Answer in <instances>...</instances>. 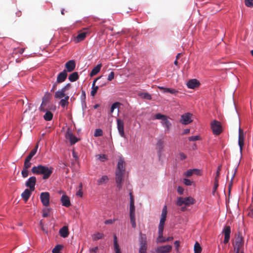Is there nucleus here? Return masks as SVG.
Segmentation results:
<instances>
[{
	"label": "nucleus",
	"mask_w": 253,
	"mask_h": 253,
	"mask_svg": "<svg viewBox=\"0 0 253 253\" xmlns=\"http://www.w3.org/2000/svg\"><path fill=\"white\" fill-rule=\"evenodd\" d=\"M154 117L156 119L162 120L161 124L165 128V133H169L172 126L171 123L169 120V118L168 116L160 113L156 114Z\"/></svg>",
	"instance_id": "1"
},
{
	"label": "nucleus",
	"mask_w": 253,
	"mask_h": 253,
	"mask_svg": "<svg viewBox=\"0 0 253 253\" xmlns=\"http://www.w3.org/2000/svg\"><path fill=\"white\" fill-rule=\"evenodd\" d=\"M53 168L42 165L33 167L31 169L34 174H51L53 172Z\"/></svg>",
	"instance_id": "2"
},
{
	"label": "nucleus",
	"mask_w": 253,
	"mask_h": 253,
	"mask_svg": "<svg viewBox=\"0 0 253 253\" xmlns=\"http://www.w3.org/2000/svg\"><path fill=\"white\" fill-rule=\"evenodd\" d=\"M196 203V200L191 196L187 197H177L176 201V204L177 206L181 207L182 205L185 206H190Z\"/></svg>",
	"instance_id": "3"
},
{
	"label": "nucleus",
	"mask_w": 253,
	"mask_h": 253,
	"mask_svg": "<svg viewBox=\"0 0 253 253\" xmlns=\"http://www.w3.org/2000/svg\"><path fill=\"white\" fill-rule=\"evenodd\" d=\"M167 214V208L166 206H165L162 211L161 217L160 221V223L158 227V231H163L164 228V225L165 221L166 220Z\"/></svg>",
	"instance_id": "4"
},
{
	"label": "nucleus",
	"mask_w": 253,
	"mask_h": 253,
	"mask_svg": "<svg viewBox=\"0 0 253 253\" xmlns=\"http://www.w3.org/2000/svg\"><path fill=\"white\" fill-rule=\"evenodd\" d=\"M211 128L214 135H219L222 132V126L220 123L214 120L211 123Z\"/></svg>",
	"instance_id": "5"
},
{
	"label": "nucleus",
	"mask_w": 253,
	"mask_h": 253,
	"mask_svg": "<svg viewBox=\"0 0 253 253\" xmlns=\"http://www.w3.org/2000/svg\"><path fill=\"white\" fill-rule=\"evenodd\" d=\"M243 245V239L241 237L238 236L236 238L235 241L233 243L235 253H242L240 252V248Z\"/></svg>",
	"instance_id": "6"
},
{
	"label": "nucleus",
	"mask_w": 253,
	"mask_h": 253,
	"mask_svg": "<svg viewBox=\"0 0 253 253\" xmlns=\"http://www.w3.org/2000/svg\"><path fill=\"white\" fill-rule=\"evenodd\" d=\"M139 250L147 249V239L145 234L140 233L139 237Z\"/></svg>",
	"instance_id": "7"
},
{
	"label": "nucleus",
	"mask_w": 253,
	"mask_h": 253,
	"mask_svg": "<svg viewBox=\"0 0 253 253\" xmlns=\"http://www.w3.org/2000/svg\"><path fill=\"white\" fill-rule=\"evenodd\" d=\"M192 115L191 113H187L183 114L181 116L179 122L183 125H188L192 122L191 117Z\"/></svg>",
	"instance_id": "8"
},
{
	"label": "nucleus",
	"mask_w": 253,
	"mask_h": 253,
	"mask_svg": "<svg viewBox=\"0 0 253 253\" xmlns=\"http://www.w3.org/2000/svg\"><path fill=\"white\" fill-rule=\"evenodd\" d=\"M117 129L118 130L119 134L123 138L126 137V135L124 132V123L120 119L117 120Z\"/></svg>",
	"instance_id": "9"
},
{
	"label": "nucleus",
	"mask_w": 253,
	"mask_h": 253,
	"mask_svg": "<svg viewBox=\"0 0 253 253\" xmlns=\"http://www.w3.org/2000/svg\"><path fill=\"white\" fill-rule=\"evenodd\" d=\"M126 163L124 159L122 157L120 158L117 164V170L119 174H124L125 172Z\"/></svg>",
	"instance_id": "10"
},
{
	"label": "nucleus",
	"mask_w": 253,
	"mask_h": 253,
	"mask_svg": "<svg viewBox=\"0 0 253 253\" xmlns=\"http://www.w3.org/2000/svg\"><path fill=\"white\" fill-rule=\"evenodd\" d=\"M40 199L43 206L46 207L48 206L49 204V194L48 192H42L40 195Z\"/></svg>",
	"instance_id": "11"
},
{
	"label": "nucleus",
	"mask_w": 253,
	"mask_h": 253,
	"mask_svg": "<svg viewBox=\"0 0 253 253\" xmlns=\"http://www.w3.org/2000/svg\"><path fill=\"white\" fill-rule=\"evenodd\" d=\"M171 249V246L168 245L158 247L155 251L156 253H168L170 252Z\"/></svg>",
	"instance_id": "12"
},
{
	"label": "nucleus",
	"mask_w": 253,
	"mask_h": 253,
	"mask_svg": "<svg viewBox=\"0 0 253 253\" xmlns=\"http://www.w3.org/2000/svg\"><path fill=\"white\" fill-rule=\"evenodd\" d=\"M36 182V178L35 176H31L27 180L25 185L31 191H34Z\"/></svg>",
	"instance_id": "13"
},
{
	"label": "nucleus",
	"mask_w": 253,
	"mask_h": 253,
	"mask_svg": "<svg viewBox=\"0 0 253 253\" xmlns=\"http://www.w3.org/2000/svg\"><path fill=\"white\" fill-rule=\"evenodd\" d=\"M238 144L240 151L242 152L244 145V134L243 130L241 128H239V130Z\"/></svg>",
	"instance_id": "14"
},
{
	"label": "nucleus",
	"mask_w": 253,
	"mask_h": 253,
	"mask_svg": "<svg viewBox=\"0 0 253 253\" xmlns=\"http://www.w3.org/2000/svg\"><path fill=\"white\" fill-rule=\"evenodd\" d=\"M66 72H71L73 71L76 67V63L74 60H71L67 62L65 65Z\"/></svg>",
	"instance_id": "15"
},
{
	"label": "nucleus",
	"mask_w": 253,
	"mask_h": 253,
	"mask_svg": "<svg viewBox=\"0 0 253 253\" xmlns=\"http://www.w3.org/2000/svg\"><path fill=\"white\" fill-rule=\"evenodd\" d=\"M65 137L66 139H69L71 144H74L78 142V139L74 136L71 130H68L65 134Z\"/></svg>",
	"instance_id": "16"
},
{
	"label": "nucleus",
	"mask_w": 253,
	"mask_h": 253,
	"mask_svg": "<svg viewBox=\"0 0 253 253\" xmlns=\"http://www.w3.org/2000/svg\"><path fill=\"white\" fill-rule=\"evenodd\" d=\"M224 234V239L223 242L224 244H227L230 239L231 229L229 226H226L223 231Z\"/></svg>",
	"instance_id": "17"
},
{
	"label": "nucleus",
	"mask_w": 253,
	"mask_h": 253,
	"mask_svg": "<svg viewBox=\"0 0 253 253\" xmlns=\"http://www.w3.org/2000/svg\"><path fill=\"white\" fill-rule=\"evenodd\" d=\"M84 31L81 32L79 33L77 36L76 37L75 41L76 42H79L83 41L86 37V35L88 34L87 29H84Z\"/></svg>",
	"instance_id": "18"
},
{
	"label": "nucleus",
	"mask_w": 253,
	"mask_h": 253,
	"mask_svg": "<svg viewBox=\"0 0 253 253\" xmlns=\"http://www.w3.org/2000/svg\"><path fill=\"white\" fill-rule=\"evenodd\" d=\"M130 202H129V215H135V206L134 201L132 194L129 193Z\"/></svg>",
	"instance_id": "19"
},
{
	"label": "nucleus",
	"mask_w": 253,
	"mask_h": 253,
	"mask_svg": "<svg viewBox=\"0 0 253 253\" xmlns=\"http://www.w3.org/2000/svg\"><path fill=\"white\" fill-rule=\"evenodd\" d=\"M67 77V73L66 70H64L60 72L57 77L56 83H61L65 81Z\"/></svg>",
	"instance_id": "20"
},
{
	"label": "nucleus",
	"mask_w": 253,
	"mask_h": 253,
	"mask_svg": "<svg viewBox=\"0 0 253 253\" xmlns=\"http://www.w3.org/2000/svg\"><path fill=\"white\" fill-rule=\"evenodd\" d=\"M200 84V82L196 79H191L189 80L187 83V87L189 88L192 89H194L198 87Z\"/></svg>",
	"instance_id": "21"
},
{
	"label": "nucleus",
	"mask_w": 253,
	"mask_h": 253,
	"mask_svg": "<svg viewBox=\"0 0 253 253\" xmlns=\"http://www.w3.org/2000/svg\"><path fill=\"white\" fill-rule=\"evenodd\" d=\"M165 144V141L163 139H159L156 143V149L158 151V153L159 156H161L162 152L163 151Z\"/></svg>",
	"instance_id": "22"
},
{
	"label": "nucleus",
	"mask_w": 253,
	"mask_h": 253,
	"mask_svg": "<svg viewBox=\"0 0 253 253\" xmlns=\"http://www.w3.org/2000/svg\"><path fill=\"white\" fill-rule=\"evenodd\" d=\"M60 201L63 206L69 207L71 205L69 198L65 194L62 195Z\"/></svg>",
	"instance_id": "23"
},
{
	"label": "nucleus",
	"mask_w": 253,
	"mask_h": 253,
	"mask_svg": "<svg viewBox=\"0 0 253 253\" xmlns=\"http://www.w3.org/2000/svg\"><path fill=\"white\" fill-rule=\"evenodd\" d=\"M113 246L115 253H122L121 251L119 245L118 243L117 236L115 235H114L113 237Z\"/></svg>",
	"instance_id": "24"
},
{
	"label": "nucleus",
	"mask_w": 253,
	"mask_h": 253,
	"mask_svg": "<svg viewBox=\"0 0 253 253\" xmlns=\"http://www.w3.org/2000/svg\"><path fill=\"white\" fill-rule=\"evenodd\" d=\"M59 234L61 237L65 238L69 235V231L67 226H64L59 230Z\"/></svg>",
	"instance_id": "25"
},
{
	"label": "nucleus",
	"mask_w": 253,
	"mask_h": 253,
	"mask_svg": "<svg viewBox=\"0 0 253 253\" xmlns=\"http://www.w3.org/2000/svg\"><path fill=\"white\" fill-rule=\"evenodd\" d=\"M124 175H116V182L118 189L120 190L122 187V184L124 181Z\"/></svg>",
	"instance_id": "26"
},
{
	"label": "nucleus",
	"mask_w": 253,
	"mask_h": 253,
	"mask_svg": "<svg viewBox=\"0 0 253 253\" xmlns=\"http://www.w3.org/2000/svg\"><path fill=\"white\" fill-rule=\"evenodd\" d=\"M32 191H31L30 189H26L21 194V197L25 202L27 201L30 198Z\"/></svg>",
	"instance_id": "27"
},
{
	"label": "nucleus",
	"mask_w": 253,
	"mask_h": 253,
	"mask_svg": "<svg viewBox=\"0 0 253 253\" xmlns=\"http://www.w3.org/2000/svg\"><path fill=\"white\" fill-rule=\"evenodd\" d=\"M101 78V77H99L96 78V79H95L93 82L92 85V90L90 93L91 95L92 96H94L95 95V94L96 93L97 90L98 89V86L95 85V83L98 80L100 79Z\"/></svg>",
	"instance_id": "28"
},
{
	"label": "nucleus",
	"mask_w": 253,
	"mask_h": 253,
	"mask_svg": "<svg viewBox=\"0 0 253 253\" xmlns=\"http://www.w3.org/2000/svg\"><path fill=\"white\" fill-rule=\"evenodd\" d=\"M67 95L65 94V91L61 89L55 92L54 94V97L56 99H61L63 97H65Z\"/></svg>",
	"instance_id": "29"
},
{
	"label": "nucleus",
	"mask_w": 253,
	"mask_h": 253,
	"mask_svg": "<svg viewBox=\"0 0 253 253\" xmlns=\"http://www.w3.org/2000/svg\"><path fill=\"white\" fill-rule=\"evenodd\" d=\"M166 238L163 236V231H158V236L156 239L157 244L165 243Z\"/></svg>",
	"instance_id": "30"
},
{
	"label": "nucleus",
	"mask_w": 253,
	"mask_h": 253,
	"mask_svg": "<svg viewBox=\"0 0 253 253\" xmlns=\"http://www.w3.org/2000/svg\"><path fill=\"white\" fill-rule=\"evenodd\" d=\"M102 67V64H99L97 65H96L91 71L90 73V76L91 77L94 76L96 75L97 73H98L100 69Z\"/></svg>",
	"instance_id": "31"
},
{
	"label": "nucleus",
	"mask_w": 253,
	"mask_h": 253,
	"mask_svg": "<svg viewBox=\"0 0 253 253\" xmlns=\"http://www.w3.org/2000/svg\"><path fill=\"white\" fill-rule=\"evenodd\" d=\"M39 147V142L37 143L36 145L35 146L34 149H33L30 153V154L28 155V156L26 157V159L30 160L32 159L33 157L36 154V153L37 152V150Z\"/></svg>",
	"instance_id": "32"
},
{
	"label": "nucleus",
	"mask_w": 253,
	"mask_h": 253,
	"mask_svg": "<svg viewBox=\"0 0 253 253\" xmlns=\"http://www.w3.org/2000/svg\"><path fill=\"white\" fill-rule=\"evenodd\" d=\"M218 176H219V175H216V176L215 177V178H214L213 186L212 191V194L213 195H214L218 187V179H219Z\"/></svg>",
	"instance_id": "33"
},
{
	"label": "nucleus",
	"mask_w": 253,
	"mask_h": 253,
	"mask_svg": "<svg viewBox=\"0 0 253 253\" xmlns=\"http://www.w3.org/2000/svg\"><path fill=\"white\" fill-rule=\"evenodd\" d=\"M79 78L78 72H75L69 76L68 79L71 82H74L77 81Z\"/></svg>",
	"instance_id": "34"
},
{
	"label": "nucleus",
	"mask_w": 253,
	"mask_h": 253,
	"mask_svg": "<svg viewBox=\"0 0 253 253\" xmlns=\"http://www.w3.org/2000/svg\"><path fill=\"white\" fill-rule=\"evenodd\" d=\"M69 96H66L63 99H61L59 102V105L62 107H65L67 106L69 104Z\"/></svg>",
	"instance_id": "35"
},
{
	"label": "nucleus",
	"mask_w": 253,
	"mask_h": 253,
	"mask_svg": "<svg viewBox=\"0 0 253 253\" xmlns=\"http://www.w3.org/2000/svg\"><path fill=\"white\" fill-rule=\"evenodd\" d=\"M43 118L46 121H51L53 118V114L47 110L46 111V113L43 116Z\"/></svg>",
	"instance_id": "36"
},
{
	"label": "nucleus",
	"mask_w": 253,
	"mask_h": 253,
	"mask_svg": "<svg viewBox=\"0 0 253 253\" xmlns=\"http://www.w3.org/2000/svg\"><path fill=\"white\" fill-rule=\"evenodd\" d=\"M238 166L237 165L234 166H230L228 169V173L230 172L231 174H235L237 172Z\"/></svg>",
	"instance_id": "37"
},
{
	"label": "nucleus",
	"mask_w": 253,
	"mask_h": 253,
	"mask_svg": "<svg viewBox=\"0 0 253 253\" xmlns=\"http://www.w3.org/2000/svg\"><path fill=\"white\" fill-rule=\"evenodd\" d=\"M108 181V178L107 175H103L101 178L97 180L98 185H101L106 183Z\"/></svg>",
	"instance_id": "38"
},
{
	"label": "nucleus",
	"mask_w": 253,
	"mask_h": 253,
	"mask_svg": "<svg viewBox=\"0 0 253 253\" xmlns=\"http://www.w3.org/2000/svg\"><path fill=\"white\" fill-rule=\"evenodd\" d=\"M51 94L48 92H46L44 95L43 97H42V101L48 103L51 98Z\"/></svg>",
	"instance_id": "39"
},
{
	"label": "nucleus",
	"mask_w": 253,
	"mask_h": 253,
	"mask_svg": "<svg viewBox=\"0 0 253 253\" xmlns=\"http://www.w3.org/2000/svg\"><path fill=\"white\" fill-rule=\"evenodd\" d=\"M201 171L199 169H194L187 170L184 174H200Z\"/></svg>",
	"instance_id": "40"
},
{
	"label": "nucleus",
	"mask_w": 253,
	"mask_h": 253,
	"mask_svg": "<svg viewBox=\"0 0 253 253\" xmlns=\"http://www.w3.org/2000/svg\"><path fill=\"white\" fill-rule=\"evenodd\" d=\"M48 103L46 102L42 101L41 106L39 108L40 110L42 112H45L48 110L49 107L48 106Z\"/></svg>",
	"instance_id": "41"
},
{
	"label": "nucleus",
	"mask_w": 253,
	"mask_h": 253,
	"mask_svg": "<svg viewBox=\"0 0 253 253\" xmlns=\"http://www.w3.org/2000/svg\"><path fill=\"white\" fill-rule=\"evenodd\" d=\"M139 95L142 98L146 99L147 100H151V95L147 92H142L139 94Z\"/></svg>",
	"instance_id": "42"
},
{
	"label": "nucleus",
	"mask_w": 253,
	"mask_h": 253,
	"mask_svg": "<svg viewBox=\"0 0 253 253\" xmlns=\"http://www.w3.org/2000/svg\"><path fill=\"white\" fill-rule=\"evenodd\" d=\"M104 237V234L99 232H97L93 235V239L94 240H98L101 239Z\"/></svg>",
	"instance_id": "43"
},
{
	"label": "nucleus",
	"mask_w": 253,
	"mask_h": 253,
	"mask_svg": "<svg viewBox=\"0 0 253 253\" xmlns=\"http://www.w3.org/2000/svg\"><path fill=\"white\" fill-rule=\"evenodd\" d=\"M195 253H201L202 251V248L200 244L198 242H196L194 248Z\"/></svg>",
	"instance_id": "44"
},
{
	"label": "nucleus",
	"mask_w": 253,
	"mask_h": 253,
	"mask_svg": "<svg viewBox=\"0 0 253 253\" xmlns=\"http://www.w3.org/2000/svg\"><path fill=\"white\" fill-rule=\"evenodd\" d=\"M62 247L61 245H57L55 248L53 249L52 251V253H61L60 252V251L62 249Z\"/></svg>",
	"instance_id": "45"
},
{
	"label": "nucleus",
	"mask_w": 253,
	"mask_h": 253,
	"mask_svg": "<svg viewBox=\"0 0 253 253\" xmlns=\"http://www.w3.org/2000/svg\"><path fill=\"white\" fill-rule=\"evenodd\" d=\"M130 223L133 228L136 227L135 215H129Z\"/></svg>",
	"instance_id": "46"
},
{
	"label": "nucleus",
	"mask_w": 253,
	"mask_h": 253,
	"mask_svg": "<svg viewBox=\"0 0 253 253\" xmlns=\"http://www.w3.org/2000/svg\"><path fill=\"white\" fill-rule=\"evenodd\" d=\"M50 208H46L43 209L42 210V216L43 217H46L49 216V212H50Z\"/></svg>",
	"instance_id": "47"
},
{
	"label": "nucleus",
	"mask_w": 253,
	"mask_h": 253,
	"mask_svg": "<svg viewBox=\"0 0 253 253\" xmlns=\"http://www.w3.org/2000/svg\"><path fill=\"white\" fill-rule=\"evenodd\" d=\"M102 134H103L102 130L100 128H97V129H96L94 131V136L95 137H98V136H102Z\"/></svg>",
	"instance_id": "48"
},
{
	"label": "nucleus",
	"mask_w": 253,
	"mask_h": 253,
	"mask_svg": "<svg viewBox=\"0 0 253 253\" xmlns=\"http://www.w3.org/2000/svg\"><path fill=\"white\" fill-rule=\"evenodd\" d=\"M182 182L187 186H191L193 183V181L188 178H183Z\"/></svg>",
	"instance_id": "49"
},
{
	"label": "nucleus",
	"mask_w": 253,
	"mask_h": 253,
	"mask_svg": "<svg viewBox=\"0 0 253 253\" xmlns=\"http://www.w3.org/2000/svg\"><path fill=\"white\" fill-rule=\"evenodd\" d=\"M96 157L101 162H104L107 159L106 156L104 154L98 155Z\"/></svg>",
	"instance_id": "50"
},
{
	"label": "nucleus",
	"mask_w": 253,
	"mask_h": 253,
	"mask_svg": "<svg viewBox=\"0 0 253 253\" xmlns=\"http://www.w3.org/2000/svg\"><path fill=\"white\" fill-rule=\"evenodd\" d=\"M245 4L247 7H253V0H245Z\"/></svg>",
	"instance_id": "51"
},
{
	"label": "nucleus",
	"mask_w": 253,
	"mask_h": 253,
	"mask_svg": "<svg viewBox=\"0 0 253 253\" xmlns=\"http://www.w3.org/2000/svg\"><path fill=\"white\" fill-rule=\"evenodd\" d=\"M31 166V163H30V160H27L25 159L24 164V167L26 169H29Z\"/></svg>",
	"instance_id": "52"
},
{
	"label": "nucleus",
	"mask_w": 253,
	"mask_h": 253,
	"mask_svg": "<svg viewBox=\"0 0 253 253\" xmlns=\"http://www.w3.org/2000/svg\"><path fill=\"white\" fill-rule=\"evenodd\" d=\"M200 139V136L198 135L191 136L188 137V140L190 141H195Z\"/></svg>",
	"instance_id": "53"
},
{
	"label": "nucleus",
	"mask_w": 253,
	"mask_h": 253,
	"mask_svg": "<svg viewBox=\"0 0 253 253\" xmlns=\"http://www.w3.org/2000/svg\"><path fill=\"white\" fill-rule=\"evenodd\" d=\"M177 192L179 195H182L184 193V189L182 187L178 186L177 188Z\"/></svg>",
	"instance_id": "54"
},
{
	"label": "nucleus",
	"mask_w": 253,
	"mask_h": 253,
	"mask_svg": "<svg viewBox=\"0 0 253 253\" xmlns=\"http://www.w3.org/2000/svg\"><path fill=\"white\" fill-rule=\"evenodd\" d=\"M114 72H111L108 76L107 80L109 81H111L114 78Z\"/></svg>",
	"instance_id": "55"
},
{
	"label": "nucleus",
	"mask_w": 253,
	"mask_h": 253,
	"mask_svg": "<svg viewBox=\"0 0 253 253\" xmlns=\"http://www.w3.org/2000/svg\"><path fill=\"white\" fill-rule=\"evenodd\" d=\"M117 220V219H110L106 220L104 222V223L105 224H110L113 223L114 221H115Z\"/></svg>",
	"instance_id": "56"
},
{
	"label": "nucleus",
	"mask_w": 253,
	"mask_h": 253,
	"mask_svg": "<svg viewBox=\"0 0 253 253\" xmlns=\"http://www.w3.org/2000/svg\"><path fill=\"white\" fill-rule=\"evenodd\" d=\"M71 84L70 83H68L66 85H65L63 87H62L61 89L66 92L67 90H68L71 87Z\"/></svg>",
	"instance_id": "57"
},
{
	"label": "nucleus",
	"mask_w": 253,
	"mask_h": 253,
	"mask_svg": "<svg viewBox=\"0 0 253 253\" xmlns=\"http://www.w3.org/2000/svg\"><path fill=\"white\" fill-rule=\"evenodd\" d=\"M167 91L171 94H175L178 92V91L176 90L175 89L170 88H169L168 89H167Z\"/></svg>",
	"instance_id": "58"
},
{
	"label": "nucleus",
	"mask_w": 253,
	"mask_h": 253,
	"mask_svg": "<svg viewBox=\"0 0 253 253\" xmlns=\"http://www.w3.org/2000/svg\"><path fill=\"white\" fill-rule=\"evenodd\" d=\"M121 105V103L118 102H116L114 103H113L111 106L113 109H115L116 108L118 107L119 106Z\"/></svg>",
	"instance_id": "59"
},
{
	"label": "nucleus",
	"mask_w": 253,
	"mask_h": 253,
	"mask_svg": "<svg viewBox=\"0 0 253 253\" xmlns=\"http://www.w3.org/2000/svg\"><path fill=\"white\" fill-rule=\"evenodd\" d=\"M179 157L180 160H183L186 158V156L183 153H180L179 154Z\"/></svg>",
	"instance_id": "60"
},
{
	"label": "nucleus",
	"mask_w": 253,
	"mask_h": 253,
	"mask_svg": "<svg viewBox=\"0 0 253 253\" xmlns=\"http://www.w3.org/2000/svg\"><path fill=\"white\" fill-rule=\"evenodd\" d=\"M158 88L165 93L168 92L167 89H168L169 88L164 87L163 86H158Z\"/></svg>",
	"instance_id": "61"
},
{
	"label": "nucleus",
	"mask_w": 253,
	"mask_h": 253,
	"mask_svg": "<svg viewBox=\"0 0 253 253\" xmlns=\"http://www.w3.org/2000/svg\"><path fill=\"white\" fill-rule=\"evenodd\" d=\"M76 195L77 196H79L80 197H82L83 196V192L82 190H79L76 193Z\"/></svg>",
	"instance_id": "62"
},
{
	"label": "nucleus",
	"mask_w": 253,
	"mask_h": 253,
	"mask_svg": "<svg viewBox=\"0 0 253 253\" xmlns=\"http://www.w3.org/2000/svg\"><path fill=\"white\" fill-rule=\"evenodd\" d=\"M56 87H57V83H55L52 85V88L51 89V92L54 91V90L56 89Z\"/></svg>",
	"instance_id": "63"
},
{
	"label": "nucleus",
	"mask_w": 253,
	"mask_h": 253,
	"mask_svg": "<svg viewBox=\"0 0 253 253\" xmlns=\"http://www.w3.org/2000/svg\"><path fill=\"white\" fill-rule=\"evenodd\" d=\"M28 172L29 171L28 170V169H26L24 167L23 170L21 171V174H28Z\"/></svg>",
	"instance_id": "64"
}]
</instances>
